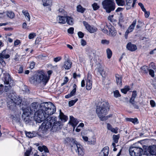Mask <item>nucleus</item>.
I'll list each match as a JSON object with an SVG mask.
<instances>
[{
    "mask_svg": "<svg viewBox=\"0 0 156 156\" xmlns=\"http://www.w3.org/2000/svg\"><path fill=\"white\" fill-rule=\"evenodd\" d=\"M41 109L35 114L34 117L35 120L37 122L44 121L39 127V131L44 133L50 128L53 132L58 130L61 122L56 121V117H51L56 111L55 106L52 103H43L41 104Z\"/></svg>",
    "mask_w": 156,
    "mask_h": 156,
    "instance_id": "1",
    "label": "nucleus"
},
{
    "mask_svg": "<svg viewBox=\"0 0 156 156\" xmlns=\"http://www.w3.org/2000/svg\"><path fill=\"white\" fill-rule=\"evenodd\" d=\"M101 106L97 108L96 112L100 119L104 121L107 120V119H105V115L107 114L109 108L108 102L103 101L101 103Z\"/></svg>",
    "mask_w": 156,
    "mask_h": 156,
    "instance_id": "2",
    "label": "nucleus"
},
{
    "mask_svg": "<svg viewBox=\"0 0 156 156\" xmlns=\"http://www.w3.org/2000/svg\"><path fill=\"white\" fill-rule=\"evenodd\" d=\"M31 79L33 81L34 83L35 82L38 83L42 82L45 85L49 80V77H48L44 72L41 71L38 73L37 75H35L32 77Z\"/></svg>",
    "mask_w": 156,
    "mask_h": 156,
    "instance_id": "3",
    "label": "nucleus"
},
{
    "mask_svg": "<svg viewBox=\"0 0 156 156\" xmlns=\"http://www.w3.org/2000/svg\"><path fill=\"white\" fill-rule=\"evenodd\" d=\"M103 8L108 13H110L115 9V3L113 0H104L102 2Z\"/></svg>",
    "mask_w": 156,
    "mask_h": 156,
    "instance_id": "4",
    "label": "nucleus"
},
{
    "mask_svg": "<svg viewBox=\"0 0 156 156\" xmlns=\"http://www.w3.org/2000/svg\"><path fill=\"white\" fill-rule=\"evenodd\" d=\"M129 153L131 156H145L143 154V149L138 147H131L129 149Z\"/></svg>",
    "mask_w": 156,
    "mask_h": 156,
    "instance_id": "5",
    "label": "nucleus"
},
{
    "mask_svg": "<svg viewBox=\"0 0 156 156\" xmlns=\"http://www.w3.org/2000/svg\"><path fill=\"white\" fill-rule=\"evenodd\" d=\"M45 103H51V102H45L41 103L40 104L37 102H34L32 103L30 105V113L33 114L34 113V117L35 114L39 110H41V104Z\"/></svg>",
    "mask_w": 156,
    "mask_h": 156,
    "instance_id": "6",
    "label": "nucleus"
},
{
    "mask_svg": "<svg viewBox=\"0 0 156 156\" xmlns=\"http://www.w3.org/2000/svg\"><path fill=\"white\" fill-rule=\"evenodd\" d=\"M72 142L74 147L76 146V147L75 150L76 153L78 154L79 155L83 156L84 154V152L82 146L77 143L76 140H73Z\"/></svg>",
    "mask_w": 156,
    "mask_h": 156,
    "instance_id": "7",
    "label": "nucleus"
},
{
    "mask_svg": "<svg viewBox=\"0 0 156 156\" xmlns=\"http://www.w3.org/2000/svg\"><path fill=\"white\" fill-rule=\"evenodd\" d=\"M72 142L74 147L76 146V147L75 150L76 153L78 154L79 155L83 156L84 154V152L82 146L77 143L76 140H73Z\"/></svg>",
    "mask_w": 156,
    "mask_h": 156,
    "instance_id": "8",
    "label": "nucleus"
},
{
    "mask_svg": "<svg viewBox=\"0 0 156 156\" xmlns=\"http://www.w3.org/2000/svg\"><path fill=\"white\" fill-rule=\"evenodd\" d=\"M10 57V53L6 49L3 50L1 53H0V63H5L4 59H7Z\"/></svg>",
    "mask_w": 156,
    "mask_h": 156,
    "instance_id": "9",
    "label": "nucleus"
},
{
    "mask_svg": "<svg viewBox=\"0 0 156 156\" xmlns=\"http://www.w3.org/2000/svg\"><path fill=\"white\" fill-rule=\"evenodd\" d=\"M3 74L4 83L6 85L9 84L10 86H13L14 85L13 81L12 80L9 74L5 73H4Z\"/></svg>",
    "mask_w": 156,
    "mask_h": 156,
    "instance_id": "10",
    "label": "nucleus"
},
{
    "mask_svg": "<svg viewBox=\"0 0 156 156\" xmlns=\"http://www.w3.org/2000/svg\"><path fill=\"white\" fill-rule=\"evenodd\" d=\"M92 75L88 73L87 75V79H86V88L87 90H90L92 87Z\"/></svg>",
    "mask_w": 156,
    "mask_h": 156,
    "instance_id": "11",
    "label": "nucleus"
},
{
    "mask_svg": "<svg viewBox=\"0 0 156 156\" xmlns=\"http://www.w3.org/2000/svg\"><path fill=\"white\" fill-rule=\"evenodd\" d=\"M83 23L87 30L90 33H94L97 31L98 29L97 28L93 26H91L87 22L83 21Z\"/></svg>",
    "mask_w": 156,
    "mask_h": 156,
    "instance_id": "12",
    "label": "nucleus"
},
{
    "mask_svg": "<svg viewBox=\"0 0 156 156\" xmlns=\"http://www.w3.org/2000/svg\"><path fill=\"white\" fill-rule=\"evenodd\" d=\"M110 25H108L106 23H103L100 25V28L101 31L104 33L107 34L108 33L109 28L110 27Z\"/></svg>",
    "mask_w": 156,
    "mask_h": 156,
    "instance_id": "13",
    "label": "nucleus"
},
{
    "mask_svg": "<svg viewBox=\"0 0 156 156\" xmlns=\"http://www.w3.org/2000/svg\"><path fill=\"white\" fill-rule=\"evenodd\" d=\"M79 122L73 116H70V121L69 123L73 127V129L78 123Z\"/></svg>",
    "mask_w": 156,
    "mask_h": 156,
    "instance_id": "14",
    "label": "nucleus"
},
{
    "mask_svg": "<svg viewBox=\"0 0 156 156\" xmlns=\"http://www.w3.org/2000/svg\"><path fill=\"white\" fill-rule=\"evenodd\" d=\"M72 64V62L69 59H67L65 61L62 68L66 69H69L71 68Z\"/></svg>",
    "mask_w": 156,
    "mask_h": 156,
    "instance_id": "15",
    "label": "nucleus"
},
{
    "mask_svg": "<svg viewBox=\"0 0 156 156\" xmlns=\"http://www.w3.org/2000/svg\"><path fill=\"white\" fill-rule=\"evenodd\" d=\"M109 153V147L106 146L103 148L100 153V156H108Z\"/></svg>",
    "mask_w": 156,
    "mask_h": 156,
    "instance_id": "16",
    "label": "nucleus"
},
{
    "mask_svg": "<svg viewBox=\"0 0 156 156\" xmlns=\"http://www.w3.org/2000/svg\"><path fill=\"white\" fill-rule=\"evenodd\" d=\"M73 89L72 91L69 94L65 95V98H69L72 96L74 95L76 93V90L77 86L75 84H74L73 85Z\"/></svg>",
    "mask_w": 156,
    "mask_h": 156,
    "instance_id": "17",
    "label": "nucleus"
},
{
    "mask_svg": "<svg viewBox=\"0 0 156 156\" xmlns=\"http://www.w3.org/2000/svg\"><path fill=\"white\" fill-rule=\"evenodd\" d=\"M148 151L151 154L156 155V145L149 146Z\"/></svg>",
    "mask_w": 156,
    "mask_h": 156,
    "instance_id": "18",
    "label": "nucleus"
},
{
    "mask_svg": "<svg viewBox=\"0 0 156 156\" xmlns=\"http://www.w3.org/2000/svg\"><path fill=\"white\" fill-rule=\"evenodd\" d=\"M126 48L130 51H133L137 49V47L136 45L132 44L131 42H129L126 45Z\"/></svg>",
    "mask_w": 156,
    "mask_h": 156,
    "instance_id": "19",
    "label": "nucleus"
},
{
    "mask_svg": "<svg viewBox=\"0 0 156 156\" xmlns=\"http://www.w3.org/2000/svg\"><path fill=\"white\" fill-rule=\"evenodd\" d=\"M115 77L117 85L119 86H121L122 84V77L121 76L118 74H116L115 75Z\"/></svg>",
    "mask_w": 156,
    "mask_h": 156,
    "instance_id": "20",
    "label": "nucleus"
},
{
    "mask_svg": "<svg viewBox=\"0 0 156 156\" xmlns=\"http://www.w3.org/2000/svg\"><path fill=\"white\" fill-rule=\"evenodd\" d=\"M5 18L6 17H8L10 19H13L15 17V14L12 11H6L5 12Z\"/></svg>",
    "mask_w": 156,
    "mask_h": 156,
    "instance_id": "21",
    "label": "nucleus"
},
{
    "mask_svg": "<svg viewBox=\"0 0 156 156\" xmlns=\"http://www.w3.org/2000/svg\"><path fill=\"white\" fill-rule=\"evenodd\" d=\"M109 35L111 36H115L116 34V31L114 27L112 26L109 28Z\"/></svg>",
    "mask_w": 156,
    "mask_h": 156,
    "instance_id": "22",
    "label": "nucleus"
},
{
    "mask_svg": "<svg viewBox=\"0 0 156 156\" xmlns=\"http://www.w3.org/2000/svg\"><path fill=\"white\" fill-rule=\"evenodd\" d=\"M12 100L16 105H17L20 104L22 101V99L19 97H16V98L12 99Z\"/></svg>",
    "mask_w": 156,
    "mask_h": 156,
    "instance_id": "23",
    "label": "nucleus"
},
{
    "mask_svg": "<svg viewBox=\"0 0 156 156\" xmlns=\"http://www.w3.org/2000/svg\"><path fill=\"white\" fill-rule=\"evenodd\" d=\"M96 143V138L94 136H93L89 139L87 144L90 145H95Z\"/></svg>",
    "mask_w": 156,
    "mask_h": 156,
    "instance_id": "24",
    "label": "nucleus"
},
{
    "mask_svg": "<svg viewBox=\"0 0 156 156\" xmlns=\"http://www.w3.org/2000/svg\"><path fill=\"white\" fill-rule=\"evenodd\" d=\"M60 119L63 122H65L67 121L68 119V117L67 116L64 115L63 113L61 112V111H60V113L59 115Z\"/></svg>",
    "mask_w": 156,
    "mask_h": 156,
    "instance_id": "25",
    "label": "nucleus"
},
{
    "mask_svg": "<svg viewBox=\"0 0 156 156\" xmlns=\"http://www.w3.org/2000/svg\"><path fill=\"white\" fill-rule=\"evenodd\" d=\"M23 14L25 16V17L26 20L30 21V16L28 11L27 10H23L22 11Z\"/></svg>",
    "mask_w": 156,
    "mask_h": 156,
    "instance_id": "26",
    "label": "nucleus"
},
{
    "mask_svg": "<svg viewBox=\"0 0 156 156\" xmlns=\"http://www.w3.org/2000/svg\"><path fill=\"white\" fill-rule=\"evenodd\" d=\"M126 120L127 121L130 122L134 124H138L139 123L138 119L137 118H126Z\"/></svg>",
    "mask_w": 156,
    "mask_h": 156,
    "instance_id": "27",
    "label": "nucleus"
},
{
    "mask_svg": "<svg viewBox=\"0 0 156 156\" xmlns=\"http://www.w3.org/2000/svg\"><path fill=\"white\" fill-rule=\"evenodd\" d=\"M136 23V20H135L133 22L132 24L128 28V29L130 31L132 32L133 31L134 29Z\"/></svg>",
    "mask_w": 156,
    "mask_h": 156,
    "instance_id": "28",
    "label": "nucleus"
},
{
    "mask_svg": "<svg viewBox=\"0 0 156 156\" xmlns=\"http://www.w3.org/2000/svg\"><path fill=\"white\" fill-rule=\"evenodd\" d=\"M59 23L62 24H64L66 22V16H59Z\"/></svg>",
    "mask_w": 156,
    "mask_h": 156,
    "instance_id": "29",
    "label": "nucleus"
},
{
    "mask_svg": "<svg viewBox=\"0 0 156 156\" xmlns=\"http://www.w3.org/2000/svg\"><path fill=\"white\" fill-rule=\"evenodd\" d=\"M66 22L69 25H72L73 24V18L71 16H66Z\"/></svg>",
    "mask_w": 156,
    "mask_h": 156,
    "instance_id": "30",
    "label": "nucleus"
},
{
    "mask_svg": "<svg viewBox=\"0 0 156 156\" xmlns=\"http://www.w3.org/2000/svg\"><path fill=\"white\" fill-rule=\"evenodd\" d=\"M76 8L77 11L81 13H83L86 10L85 8H83L80 5H78Z\"/></svg>",
    "mask_w": 156,
    "mask_h": 156,
    "instance_id": "31",
    "label": "nucleus"
},
{
    "mask_svg": "<svg viewBox=\"0 0 156 156\" xmlns=\"http://www.w3.org/2000/svg\"><path fill=\"white\" fill-rule=\"evenodd\" d=\"M43 2V5L44 6H47L50 5L51 4V0H42Z\"/></svg>",
    "mask_w": 156,
    "mask_h": 156,
    "instance_id": "32",
    "label": "nucleus"
},
{
    "mask_svg": "<svg viewBox=\"0 0 156 156\" xmlns=\"http://www.w3.org/2000/svg\"><path fill=\"white\" fill-rule=\"evenodd\" d=\"M133 2H128L126 1V9L127 10H128L132 7Z\"/></svg>",
    "mask_w": 156,
    "mask_h": 156,
    "instance_id": "33",
    "label": "nucleus"
},
{
    "mask_svg": "<svg viewBox=\"0 0 156 156\" xmlns=\"http://www.w3.org/2000/svg\"><path fill=\"white\" fill-rule=\"evenodd\" d=\"M117 4L119 6H123L125 5V2L124 0H115Z\"/></svg>",
    "mask_w": 156,
    "mask_h": 156,
    "instance_id": "34",
    "label": "nucleus"
},
{
    "mask_svg": "<svg viewBox=\"0 0 156 156\" xmlns=\"http://www.w3.org/2000/svg\"><path fill=\"white\" fill-rule=\"evenodd\" d=\"M106 53L107 55V58L108 59L111 58L112 55V52L109 48H107L106 50Z\"/></svg>",
    "mask_w": 156,
    "mask_h": 156,
    "instance_id": "35",
    "label": "nucleus"
},
{
    "mask_svg": "<svg viewBox=\"0 0 156 156\" xmlns=\"http://www.w3.org/2000/svg\"><path fill=\"white\" fill-rule=\"evenodd\" d=\"M98 71L102 77H104L105 76V72L104 71L102 68L101 67H99L98 68Z\"/></svg>",
    "mask_w": 156,
    "mask_h": 156,
    "instance_id": "36",
    "label": "nucleus"
},
{
    "mask_svg": "<svg viewBox=\"0 0 156 156\" xmlns=\"http://www.w3.org/2000/svg\"><path fill=\"white\" fill-rule=\"evenodd\" d=\"M119 135L118 134L117 135H114L113 136V140L114 142L115 143H117L118 142V140L119 138Z\"/></svg>",
    "mask_w": 156,
    "mask_h": 156,
    "instance_id": "37",
    "label": "nucleus"
},
{
    "mask_svg": "<svg viewBox=\"0 0 156 156\" xmlns=\"http://www.w3.org/2000/svg\"><path fill=\"white\" fill-rule=\"evenodd\" d=\"M129 90V87L128 86H126L124 88L121 89V91L124 94H126Z\"/></svg>",
    "mask_w": 156,
    "mask_h": 156,
    "instance_id": "38",
    "label": "nucleus"
},
{
    "mask_svg": "<svg viewBox=\"0 0 156 156\" xmlns=\"http://www.w3.org/2000/svg\"><path fill=\"white\" fill-rule=\"evenodd\" d=\"M25 133L26 136L29 138H31L35 136L34 134L31 133V132H27L26 131H25Z\"/></svg>",
    "mask_w": 156,
    "mask_h": 156,
    "instance_id": "39",
    "label": "nucleus"
},
{
    "mask_svg": "<svg viewBox=\"0 0 156 156\" xmlns=\"http://www.w3.org/2000/svg\"><path fill=\"white\" fill-rule=\"evenodd\" d=\"M78 99L76 98L74 100H72L69 101V106L70 107L74 105V104L77 101Z\"/></svg>",
    "mask_w": 156,
    "mask_h": 156,
    "instance_id": "40",
    "label": "nucleus"
},
{
    "mask_svg": "<svg viewBox=\"0 0 156 156\" xmlns=\"http://www.w3.org/2000/svg\"><path fill=\"white\" fill-rule=\"evenodd\" d=\"M93 9L94 10H97L99 8V6L98 5V4L94 3L92 5Z\"/></svg>",
    "mask_w": 156,
    "mask_h": 156,
    "instance_id": "41",
    "label": "nucleus"
},
{
    "mask_svg": "<svg viewBox=\"0 0 156 156\" xmlns=\"http://www.w3.org/2000/svg\"><path fill=\"white\" fill-rule=\"evenodd\" d=\"M115 98H118L121 96V95L118 90H116L113 92Z\"/></svg>",
    "mask_w": 156,
    "mask_h": 156,
    "instance_id": "42",
    "label": "nucleus"
},
{
    "mask_svg": "<svg viewBox=\"0 0 156 156\" xmlns=\"http://www.w3.org/2000/svg\"><path fill=\"white\" fill-rule=\"evenodd\" d=\"M142 70L144 71V72L145 73H147L148 72L149 69L147 66H144L141 68Z\"/></svg>",
    "mask_w": 156,
    "mask_h": 156,
    "instance_id": "43",
    "label": "nucleus"
},
{
    "mask_svg": "<svg viewBox=\"0 0 156 156\" xmlns=\"http://www.w3.org/2000/svg\"><path fill=\"white\" fill-rule=\"evenodd\" d=\"M109 43V41L106 39H103L101 41V43L103 44L108 45Z\"/></svg>",
    "mask_w": 156,
    "mask_h": 156,
    "instance_id": "44",
    "label": "nucleus"
},
{
    "mask_svg": "<svg viewBox=\"0 0 156 156\" xmlns=\"http://www.w3.org/2000/svg\"><path fill=\"white\" fill-rule=\"evenodd\" d=\"M36 34L34 33H32L29 34L28 36L29 39H32L34 38L36 36Z\"/></svg>",
    "mask_w": 156,
    "mask_h": 156,
    "instance_id": "45",
    "label": "nucleus"
},
{
    "mask_svg": "<svg viewBox=\"0 0 156 156\" xmlns=\"http://www.w3.org/2000/svg\"><path fill=\"white\" fill-rule=\"evenodd\" d=\"M148 72H149V74L151 76L153 77L154 76V71L151 69H149Z\"/></svg>",
    "mask_w": 156,
    "mask_h": 156,
    "instance_id": "46",
    "label": "nucleus"
},
{
    "mask_svg": "<svg viewBox=\"0 0 156 156\" xmlns=\"http://www.w3.org/2000/svg\"><path fill=\"white\" fill-rule=\"evenodd\" d=\"M62 59V57L60 56L54 58L53 60L55 62H57L60 61Z\"/></svg>",
    "mask_w": 156,
    "mask_h": 156,
    "instance_id": "47",
    "label": "nucleus"
},
{
    "mask_svg": "<svg viewBox=\"0 0 156 156\" xmlns=\"http://www.w3.org/2000/svg\"><path fill=\"white\" fill-rule=\"evenodd\" d=\"M149 67L150 68H151L154 70H155L156 69V67L155 66V63L154 62H151L149 65Z\"/></svg>",
    "mask_w": 156,
    "mask_h": 156,
    "instance_id": "48",
    "label": "nucleus"
},
{
    "mask_svg": "<svg viewBox=\"0 0 156 156\" xmlns=\"http://www.w3.org/2000/svg\"><path fill=\"white\" fill-rule=\"evenodd\" d=\"M74 29L73 27H71L68 29V32L69 33L72 34L74 32Z\"/></svg>",
    "mask_w": 156,
    "mask_h": 156,
    "instance_id": "49",
    "label": "nucleus"
},
{
    "mask_svg": "<svg viewBox=\"0 0 156 156\" xmlns=\"http://www.w3.org/2000/svg\"><path fill=\"white\" fill-rule=\"evenodd\" d=\"M150 104L151 107H155L156 103L155 101L153 100H151L150 101Z\"/></svg>",
    "mask_w": 156,
    "mask_h": 156,
    "instance_id": "50",
    "label": "nucleus"
},
{
    "mask_svg": "<svg viewBox=\"0 0 156 156\" xmlns=\"http://www.w3.org/2000/svg\"><path fill=\"white\" fill-rule=\"evenodd\" d=\"M118 128L117 127H115V128H113L111 131L112 132L114 133H118Z\"/></svg>",
    "mask_w": 156,
    "mask_h": 156,
    "instance_id": "51",
    "label": "nucleus"
},
{
    "mask_svg": "<svg viewBox=\"0 0 156 156\" xmlns=\"http://www.w3.org/2000/svg\"><path fill=\"white\" fill-rule=\"evenodd\" d=\"M78 35L80 38H82L84 37V34L82 32L80 31L78 33Z\"/></svg>",
    "mask_w": 156,
    "mask_h": 156,
    "instance_id": "52",
    "label": "nucleus"
},
{
    "mask_svg": "<svg viewBox=\"0 0 156 156\" xmlns=\"http://www.w3.org/2000/svg\"><path fill=\"white\" fill-rule=\"evenodd\" d=\"M21 43V41L19 40H16L14 42V46H16L19 44Z\"/></svg>",
    "mask_w": 156,
    "mask_h": 156,
    "instance_id": "53",
    "label": "nucleus"
},
{
    "mask_svg": "<svg viewBox=\"0 0 156 156\" xmlns=\"http://www.w3.org/2000/svg\"><path fill=\"white\" fill-rule=\"evenodd\" d=\"M137 96V94L136 91H133L132 94V96L131 98H135Z\"/></svg>",
    "mask_w": 156,
    "mask_h": 156,
    "instance_id": "54",
    "label": "nucleus"
},
{
    "mask_svg": "<svg viewBox=\"0 0 156 156\" xmlns=\"http://www.w3.org/2000/svg\"><path fill=\"white\" fill-rule=\"evenodd\" d=\"M144 16L145 18H148L150 15V12L149 11H147L144 12Z\"/></svg>",
    "mask_w": 156,
    "mask_h": 156,
    "instance_id": "55",
    "label": "nucleus"
},
{
    "mask_svg": "<svg viewBox=\"0 0 156 156\" xmlns=\"http://www.w3.org/2000/svg\"><path fill=\"white\" fill-rule=\"evenodd\" d=\"M130 32H131L128 29L126 30L125 34V37L126 39L127 38L128 35Z\"/></svg>",
    "mask_w": 156,
    "mask_h": 156,
    "instance_id": "56",
    "label": "nucleus"
},
{
    "mask_svg": "<svg viewBox=\"0 0 156 156\" xmlns=\"http://www.w3.org/2000/svg\"><path fill=\"white\" fill-rule=\"evenodd\" d=\"M12 86H10L9 84L5 85V90L6 92Z\"/></svg>",
    "mask_w": 156,
    "mask_h": 156,
    "instance_id": "57",
    "label": "nucleus"
},
{
    "mask_svg": "<svg viewBox=\"0 0 156 156\" xmlns=\"http://www.w3.org/2000/svg\"><path fill=\"white\" fill-rule=\"evenodd\" d=\"M35 65V62H32L30 63V69H32L34 68Z\"/></svg>",
    "mask_w": 156,
    "mask_h": 156,
    "instance_id": "58",
    "label": "nucleus"
},
{
    "mask_svg": "<svg viewBox=\"0 0 156 156\" xmlns=\"http://www.w3.org/2000/svg\"><path fill=\"white\" fill-rule=\"evenodd\" d=\"M81 44L83 46H84L86 44V42L84 39H82L81 40Z\"/></svg>",
    "mask_w": 156,
    "mask_h": 156,
    "instance_id": "59",
    "label": "nucleus"
},
{
    "mask_svg": "<svg viewBox=\"0 0 156 156\" xmlns=\"http://www.w3.org/2000/svg\"><path fill=\"white\" fill-rule=\"evenodd\" d=\"M31 151L30 150H28L26 151L25 153V156H29L31 153Z\"/></svg>",
    "mask_w": 156,
    "mask_h": 156,
    "instance_id": "60",
    "label": "nucleus"
},
{
    "mask_svg": "<svg viewBox=\"0 0 156 156\" xmlns=\"http://www.w3.org/2000/svg\"><path fill=\"white\" fill-rule=\"evenodd\" d=\"M5 12L2 13H0V19H5Z\"/></svg>",
    "mask_w": 156,
    "mask_h": 156,
    "instance_id": "61",
    "label": "nucleus"
},
{
    "mask_svg": "<svg viewBox=\"0 0 156 156\" xmlns=\"http://www.w3.org/2000/svg\"><path fill=\"white\" fill-rule=\"evenodd\" d=\"M23 68L22 66H20V67L18 70V73H23Z\"/></svg>",
    "mask_w": 156,
    "mask_h": 156,
    "instance_id": "62",
    "label": "nucleus"
},
{
    "mask_svg": "<svg viewBox=\"0 0 156 156\" xmlns=\"http://www.w3.org/2000/svg\"><path fill=\"white\" fill-rule=\"evenodd\" d=\"M135 99L134 98H131L129 100V103L132 104H133L134 103H135Z\"/></svg>",
    "mask_w": 156,
    "mask_h": 156,
    "instance_id": "63",
    "label": "nucleus"
},
{
    "mask_svg": "<svg viewBox=\"0 0 156 156\" xmlns=\"http://www.w3.org/2000/svg\"><path fill=\"white\" fill-rule=\"evenodd\" d=\"M113 15H110L108 17V20H110L111 22H113Z\"/></svg>",
    "mask_w": 156,
    "mask_h": 156,
    "instance_id": "64",
    "label": "nucleus"
}]
</instances>
